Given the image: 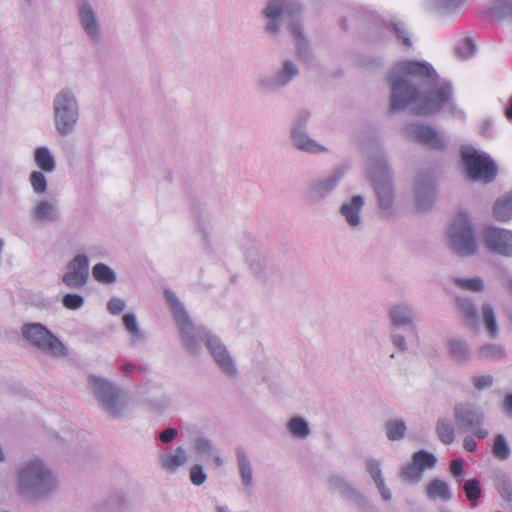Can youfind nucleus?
Wrapping results in <instances>:
<instances>
[{
	"mask_svg": "<svg viewBox=\"0 0 512 512\" xmlns=\"http://www.w3.org/2000/svg\"><path fill=\"white\" fill-rule=\"evenodd\" d=\"M163 295L178 328L182 346L190 354L195 355L201 351L205 343L221 371L230 378L237 377V365L220 338L207 328L194 325L184 304L172 289L165 288Z\"/></svg>",
	"mask_w": 512,
	"mask_h": 512,
	"instance_id": "1",
	"label": "nucleus"
},
{
	"mask_svg": "<svg viewBox=\"0 0 512 512\" xmlns=\"http://www.w3.org/2000/svg\"><path fill=\"white\" fill-rule=\"evenodd\" d=\"M435 78V69L427 61L404 60L396 63L387 74L390 86V110L399 112L410 106L418 114L421 89L413 81L429 82Z\"/></svg>",
	"mask_w": 512,
	"mask_h": 512,
	"instance_id": "2",
	"label": "nucleus"
},
{
	"mask_svg": "<svg viewBox=\"0 0 512 512\" xmlns=\"http://www.w3.org/2000/svg\"><path fill=\"white\" fill-rule=\"evenodd\" d=\"M16 486L21 496L39 502L52 497L59 489V482L43 460L31 458L17 468Z\"/></svg>",
	"mask_w": 512,
	"mask_h": 512,
	"instance_id": "3",
	"label": "nucleus"
},
{
	"mask_svg": "<svg viewBox=\"0 0 512 512\" xmlns=\"http://www.w3.org/2000/svg\"><path fill=\"white\" fill-rule=\"evenodd\" d=\"M453 93L452 84L445 79H439L435 71V78L431 82L426 79L421 81L417 115H434L447 107L453 116H462L463 111L458 110L453 102Z\"/></svg>",
	"mask_w": 512,
	"mask_h": 512,
	"instance_id": "4",
	"label": "nucleus"
},
{
	"mask_svg": "<svg viewBox=\"0 0 512 512\" xmlns=\"http://www.w3.org/2000/svg\"><path fill=\"white\" fill-rule=\"evenodd\" d=\"M53 123L62 137L72 135L80 120V104L77 92L70 87L60 89L53 97Z\"/></svg>",
	"mask_w": 512,
	"mask_h": 512,
	"instance_id": "5",
	"label": "nucleus"
},
{
	"mask_svg": "<svg viewBox=\"0 0 512 512\" xmlns=\"http://www.w3.org/2000/svg\"><path fill=\"white\" fill-rule=\"evenodd\" d=\"M88 383L100 409L114 419H122L128 404L122 389L109 379L97 375H90Z\"/></svg>",
	"mask_w": 512,
	"mask_h": 512,
	"instance_id": "6",
	"label": "nucleus"
},
{
	"mask_svg": "<svg viewBox=\"0 0 512 512\" xmlns=\"http://www.w3.org/2000/svg\"><path fill=\"white\" fill-rule=\"evenodd\" d=\"M368 173L376 191L379 207L388 215H392L395 193L391 173L381 151H376L372 156Z\"/></svg>",
	"mask_w": 512,
	"mask_h": 512,
	"instance_id": "7",
	"label": "nucleus"
},
{
	"mask_svg": "<svg viewBox=\"0 0 512 512\" xmlns=\"http://www.w3.org/2000/svg\"><path fill=\"white\" fill-rule=\"evenodd\" d=\"M448 243L450 248L461 257L473 256L478 251V244L474 227L468 214L459 213L448 232Z\"/></svg>",
	"mask_w": 512,
	"mask_h": 512,
	"instance_id": "8",
	"label": "nucleus"
},
{
	"mask_svg": "<svg viewBox=\"0 0 512 512\" xmlns=\"http://www.w3.org/2000/svg\"><path fill=\"white\" fill-rule=\"evenodd\" d=\"M21 336L31 346L49 356L61 358L68 354L62 341L41 323L31 322L23 324Z\"/></svg>",
	"mask_w": 512,
	"mask_h": 512,
	"instance_id": "9",
	"label": "nucleus"
},
{
	"mask_svg": "<svg viewBox=\"0 0 512 512\" xmlns=\"http://www.w3.org/2000/svg\"><path fill=\"white\" fill-rule=\"evenodd\" d=\"M311 118L312 113L307 108H300L294 113L289 129L290 142L296 150L304 153H326L328 149L308 133Z\"/></svg>",
	"mask_w": 512,
	"mask_h": 512,
	"instance_id": "10",
	"label": "nucleus"
},
{
	"mask_svg": "<svg viewBox=\"0 0 512 512\" xmlns=\"http://www.w3.org/2000/svg\"><path fill=\"white\" fill-rule=\"evenodd\" d=\"M300 75V67L290 58L284 59L273 73L257 78L255 87L260 94L269 95L282 91Z\"/></svg>",
	"mask_w": 512,
	"mask_h": 512,
	"instance_id": "11",
	"label": "nucleus"
},
{
	"mask_svg": "<svg viewBox=\"0 0 512 512\" xmlns=\"http://www.w3.org/2000/svg\"><path fill=\"white\" fill-rule=\"evenodd\" d=\"M301 11L296 0H267L261 15L265 20L264 31L270 37L279 36L285 17H296Z\"/></svg>",
	"mask_w": 512,
	"mask_h": 512,
	"instance_id": "12",
	"label": "nucleus"
},
{
	"mask_svg": "<svg viewBox=\"0 0 512 512\" xmlns=\"http://www.w3.org/2000/svg\"><path fill=\"white\" fill-rule=\"evenodd\" d=\"M461 158L471 179L483 180L487 183L495 179L497 167L487 154L480 153L471 145H463Z\"/></svg>",
	"mask_w": 512,
	"mask_h": 512,
	"instance_id": "13",
	"label": "nucleus"
},
{
	"mask_svg": "<svg viewBox=\"0 0 512 512\" xmlns=\"http://www.w3.org/2000/svg\"><path fill=\"white\" fill-rule=\"evenodd\" d=\"M76 17L78 25L93 45L100 44L104 38V28L97 6L89 0L76 2Z\"/></svg>",
	"mask_w": 512,
	"mask_h": 512,
	"instance_id": "14",
	"label": "nucleus"
},
{
	"mask_svg": "<svg viewBox=\"0 0 512 512\" xmlns=\"http://www.w3.org/2000/svg\"><path fill=\"white\" fill-rule=\"evenodd\" d=\"M454 418L462 432H471L478 439H486L489 431L484 427L486 420L482 408L471 403H459L454 407Z\"/></svg>",
	"mask_w": 512,
	"mask_h": 512,
	"instance_id": "15",
	"label": "nucleus"
},
{
	"mask_svg": "<svg viewBox=\"0 0 512 512\" xmlns=\"http://www.w3.org/2000/svg\"><path fill=\"white\" fill-rule=\"evenodd\" d=\"M437 464V457L426 450H419L412 455L411 461L402 465L399 477L408 485H416L423 480L426 470L433 469Z\"/></svg>",
	"mask_w": 512,
	"mask_h": 512,
	"instance_id": "16",
	"label": "nucleus"
},
{
	"mask_svg": "<svg viewBox=\"0 0 512 512\" xmlns=\"http://www.w3.org/2000/svg\"><path fill=\"white\" fill-rule=\"evenodd\" d=\"M483 242L490 252L512 257V230L495 226L487 227L483 232Z\"/></svg>",
	"mask_w": 512,
	"mask_h": 512,
	"instance_id": "17",
	"label": "nucleus"
},
{
	"mask_svg": "<svg viewBox=\"0 0 512 512\" xmlns=\"http://www.w3.org/2000/svg\"><path fill=\"white\" fill-rule=\"evenodd\" d=\"M407 137L428 146L430 149L442 151L447 147L445 138L433 127L422 124H409L404 128Z\"/></svg>",
	"mask_w": 512,
	"mask_h": 512,
	"instance_id": "18",
	"label": "nucleus"
},
{
	"mask_svg": "<svg viewBox=\"0 0 512 512\" xmlns=\"http://www.w3.org/2000/svg\"><path fill=\"white\" fill-rule=\"evenodd\" d=\"M343 178L342 169H336L326 178L311 181L306 187V198L312 203L326 199L338 187Z\"/></svg>",
	"mask_w": 512,
	"mask_h": 512,
	"instance_id": "19",
	"label": "nucleus"
},
{
	"mask_svg": "<svg viewBox=\"0 0 512 512\" xmlns=\"http://www.w3.org/2000/svg\"><path fill=\"white\" fill-rule=\"evenodd\" d=\"M89 279V259L85 254L76 255L68 264L62 282L69 288L80 289Z\"/></svg>",
	"mask_w": 512,
	"mask_h": 512,
	"instance_id": "20",
	"label": "nucleus"
},
{
	"mask_svg": "<svg viewBox=\"0 0 512 512\" xmlns=\"http://www.w3.org/2000/svg\"><path fill=\"white\" fill-rule=\"evenodd\" d=\"M415 205L418 210L430 209L435 199V180L432 174H419L414 189Z\"/></svg>",
	"mask_w": 512,
	"mask_h": 512,
	"instance_id": "21",
	"label": "nucleus"
},
{
	"mask_svg": "<svg viewBox=\"0 0 512 512\" xmlns=\"http://www.w3.org/2000/svg\"><path fill=\"white\" fill-rule=\"evenodd\" d=\"M35 222L45 224L61 220V211L58 201L54 198H42L35 202L32 212Z\"/></svg>",
	"mask_w": 512,
	"mask_h": 512,
	"instance_id": "22",
	"label": "nucleus"
},
{
	"mask_svg": "<svg viewBox=\"0 0 512 512\" xmlns=\"http://www.w3.org/2000/svg\"><path fill=\"white\" fill-rule=\"evenodd\" d=\"M329 483L344 499L354 502L361 508L369 507V500L344 476L332 475L329 478Z\"/></svg>",
	"mask_w": 512,
	"mask_h": 512,
	"instance_id": "23",
	"label": "nucleus"
},
{
	"mask_svg": "<svg viewBox=\"0 0 512 512\" xmlns=\"http://www.w3.org/2000/svg\"><path fill=\"white\" fill-rule=\"evenodd\" d=\"M364 205L365 198L361 195H355L340 206L339 213L352 230L359 231L363 227L361 212Z\"/></svg>",
	"mask_w": 512,
	"mask_h": 512,
	"instance_id": "24",
	"label": "nucleus"
},
{
	"mask_svg": "<svg viewBox=\"0 0 512 512\" xmlns=\"http://www.w3.org/2000/svg\"><path fill=\"white\" fill-rule=\"evenodd\" d=\"M445 349L450 360L457 364H465L470 361L472 352L467 340L460 336H452L447 339Z\"/></svg>",
	"mask_w": 512,
	"mask_h": 512,
	"instance_id": "25",
	"label": "nucleus"
},
{
	"mask_svg": "<svg viewBox=\"0 0 512 512\" xmlns=\"http://www.w3.org/2000/svg\"><path fill=\"white\" fill-rule=\"evenodd\" d=\"M237 467L241 478L245 495L251 496L254 491L253 467L245 450L241 447L236 449Z\"/></svg>",
	"mask_w": 512,
	"mask_h": 512,
	"instance_id": "26",
	"label": "nucleus"
},
{
	"mask_svg": "<svg viewBox=\"0 0 512 512\" xmlns=\"http://www.w3.org/2000/svg\"><path fill=\"white\" fill-rule=\"evenodd\" d=\"M388 314L392 326L395 328L412 325L417 319L415 308L406 303H398L391 306Z\"/></svg>",
	"mask_w": 512,
	"mask_h": 512,
	"instance_id": "27",
	"label": "nucleus"
},
{
	"mask_svg": "<svg viewBox=\"0 0 512 512\" xmlns=\"http://www.w3.org/2000/svg\"><path fill=\"white\" fill-rule=\"evenodd\" d=\"M365 469L373 479L381 498L384 501H390L392 499V492L385 484L381 462L373 457H368L365 460Z\"/></svg>",
	"mask_w": 512,
	"mask_h": 512,
	"instance_id": "28",
	"label": "nucleus"
},
{
	"mask_svg": "<svg viewBox=\"0 0 512 512\" xmlns=\"http://www.w3.org/2000/svg\"><path fill=\"white\" fill-rule=\"evenodd\" d=\"M193 448L195 453L202 459H212L217 466L223 465L219 451L216 449L213 442L207 437H197L193 442Z\"/></svg>",
	"mask_w": 512,
	"mask_h": 512,
	"instance_id": "29",
	"label": "nucleus"
},
{
	"mask_svg": "<svg viewBox=\"0 0 512 512\" xmlns=\"http://www.w3.org/2000/svg\"><path fill=\"white\" fill-rule=\"evenodd\" d=\"M426 496L432 501L440 500L445 503L453 498L450 486L440 478H434L428 483Z\"/></svg>",
	"mask_w": 512,
	"mask_h": 512,
	"instance_id": "30",
	"label": "nucleus"
},
{
	"mask_svg": "<svg viewBox=\"0 0 512 512\" xmlns=\"http://www.w3.org/2000/svg\"><path fill=\"white\" fill-rule=\"evenodd\" d=\"M457 303L461 310L465 326L471 330L477 331L479 328L478 312L472 300L458 297Z\"/></svg>",
	"mask_w": 512,
	"mask_h": 512,
	"instance_id": "31",
	"label": "nucleus"
},
{
	"mask_svg": "<svg viewBox=\"0 0 512 512\" xmlns=\"http://www.w3.org/2000/svg\"><path fill=\"white\" fill-rule=\"evenodd\" d=\"M187 460V453L183 447H178L175 453H165L160 457L162 467L169 472L177 471Z\"/></svg>",
	"mask_w": 512,
	"mask_h": 512,
	"instance_id": "32",
	"label": "nucleus"
},
{
	"mask_svg": "<svg viewBox=\"0 0 512 512\" xmlns=\"http://www.w3.org/2000/svg\"><path fill=\"white\" fill-rule=\"evenodd\" d=\"M493 214L499 222L512 220V190L495 201Z\"/></svg>",
	"mask_w": 512,
	"mask_h": 512,
	"instance_id": "33",
	"label": "nucleus"
},
{
	"mask_svg": "<svg viewBox=\"0 0 512 512\" xmlns=\"http://www.w3.org/2000/svg\"><path fill=\"white\" fill-rule=\"evenodd\" d=\"M34 162L42 172L50 174L56 170L54 156L46 146H39L34 150Z\"/></svg>",
	"mask_w": 512,
	"mask_h": 512,
	"instance_id": "34",
	"label": "nucleus"
},
{
	"mask_svg": "<svg viewBox=\"0 0 512 512\" xmlns=\"http://www.w3.org/2000/svg\"><path fill=\"white\" fill-rule=\"evenodd\" d=\"M123 324L133 344L144 343L147 339L145 332L140 328L137 317L133 313H126L122 317Z\"/></svg>",
	"mask_w": 512,
	"mask_h": 512,
	"instance_id": "35",
	"label": "nucleus"
},
{
	"mask_svg": "<svg viewBox=\"0 0 512 512\" xmlns=\"http://www.w3.org/2000/svg\"><path fill=\"white\" fill-rule=\"evenodd\" d=\"M290 31L296 40L298 57L304 61L308 60L310 58V49L302 25L298 21H292Z\"/></svg>",
	"mask_w": 512,
	"mask_h": 512,
	"instance_id": "36",
	"label": "nucleus"
},
{
	"mask_svg": "<svg viewBox=\"0 0 512 512\" xmlns=\"http://www.w3.org/2000/svg\"><path fill=\"white\" fill-rule=\"evenodd\" d=\"M493 484L497 489L500 497L506 502H512V479L503 471H498L494 474Z\"/></svg>",
	"mask_w": 512,
	"mask_h": 512,
	"instance_id": "37",
	"label": "nucleus"
},
{
	"mask_svg": "<svg viewBox=\"0 0 512 512\" xmlns=\"http://www.w3.org/2000/svg\"><path fill=\"white\" fill-rule=\"evenodd\" d=\"M288 432L297 439H307L311 434L308 421L302 416L292 417L286 424Z\"/></svg>",
	"mask_w": 512,
	"mask_h": 512,
	"instance_id": "38",
	"label": "nucleus"
},
{
	"mask_svg": "<svg viewBox=\"0 0 512 512\" xmlns=\"http://www.w3.org/2000/svg\"><path fill=\"white\" fill-rule=\"evenodd\" d=\"M491 452L493 456L499 461H506L511 457L512 449L507 437L504 434H495Z\"/></svg>",
	"mask_w": 512,
	"mask_h": 512,
	"instance_id": "39",
	"label": "nucleus"
},
{
	"mask_svg": "<svg viewBox=\"0 0 512 512\" xmlns=\"http://www.w3.org/2000/svg\"><path fill=\"white\" fill-rule=\"evenodd\" d=\"M482 320L486 328L488 337L496 339L499 336V325L496 320L495 312L489 303L482 305Z\"/></svg>",
	"mask_w": 512,
	"mask_h": 512,
	"instance_id": "40",
	"label": "nucleus"
},
{
	"mask_svg": "<svg viewBox=\"0 0 512 512\" xmlns=\"http://www.w3.org/2000/svg\"><path fill=\"white\" fill-rule=\"evenodd\" d=\"M436 434L443 444L449 445L453 443L455 440V429L452 421L446 417L439 418L436 423Z\"/></svg>",
	"mask_w": 512,
	"mask_h": 512,
	"instance_id": "41",
	"label": "nucleus"
},
{
	"mask_svg": "<svg viewBox=\"0 0 512 512\" xmlns=\"http://www.w3.org/2000/svg\"><path fill=\"white\" fill-rule=\"evenodd\" d=\"M94 279L102 284H113L117 281L115 271L105 263H97L92 268Z\"/></svg>",
	"mask_w": 512,
	"mask_h": 512,
	"instance_id": "42",
	"label": "nucleus"
},
{
	"mask_svg": "<svg viewBox=\"0 0 512 512\" xmlns=\"http://www.w3.org/2000/svg\"><path fill=\"white\" fill-rule=\"evenodd\" d=\"M462 0H431L429 5L430 9L440 16H446L455 12Z\"/></svg>",
	"mask_w": 512,
	"mask_h": 512,
	"instance_id": "43",
	"label": "nucleus"
},
{
	"mask_svg": "<svg viewBox=\"0 0 512 512\" xmlns=\"http://www.w3.org/2000/svg\"><path fill=\"white\" fill-rule=\"evenodd\" d=\"M386 436L390 441H399L404 438L407 430L402 419H393L385 424Z\"/></svg>",
	"mask_w": 512,
	"mask_h": 512,
	"instance_id": "44",
	"label": "nucleus"
},
{
	"mask_svg": "<svg viewBox=\"0 0 512 512\" xmlns=\"http://www.w3.org/2000/svg\"><path fill=\"white\" fill-rule=\"evenodd\" d=\"M478 357L482 360H498L504 357L505 350L498 344H486L479 348Z\"/></svg>",
	"mask_w": 512,
	"mask_h": 512,
	"instance_id": "45",
	"label": "nucleus"
},
{
	"mask_svg": "<svg viewBox=\"0 0 512 512\" xmlns=\"http://www.w3.org/2000/svg\"><path fill=\"white\" fill-rule=\"evenodd\" d=\"M463 490L467 499L471 502L472 507L477 506V500L481 496L480 481L476 478H471L465 481Z\"/></svg>",
	"mask_w": 512,
	"mask_h": 512,
	"instance_id": "46",
	"label": "nucleus"
},
{
	"mask_svg": "<svg viewBox=\"0 0 512 512\" xmlns=\"http://www.w3.org/2000/svg\"><path fill=\"white\" fill-rule=\"evenodd\" d=\"M42 171H32L29 175V183L33 192L37 195L44 194L47 191V179Z\"/></svg>",
	"mask_w": 512,
	"mask_h": 512,
	"instance_id": "47",
	"label": "nucleus"
},
{
	"mask_svg": "<svg viewBox=\"0 0 512 512\" xmlns=\"http://www.w3.org/2000/svg\"><path fill=\"white\" fill-rule=\"evenodd\" d=\"M493 15L500 20H512V0H498L493 6Z\"/></svg>",
	"mask_w": 512,
	"mask_h": 512,
	"instance_id": "48",
	"label": "nucleus"
},
{
	"mask_svg": "<svg viewBox=\"0 0 512 512\" xmlns=\"http://www.w3.org/2000/svg\"><path fill=\"white\" fill-rule=\"evenodd\" d=\"M454 283L457 287L472 292H481L484 289V283L480 277L471 279L455 278Z\"/></svg>",
	"mask_w": 512,
	"mask_h": 512,
	"instance_id": "49",
	"label": "nucleus"
},
{
	"mask_svg": "<svg viewBox=\"0 0 512 512\" xmlns=\"http://www.w3.org/2000/svg\"><path fill=\"white\" fill-rule=\"evenodd\" d=\"M391 25L397 38L401 40L402 44L408 48L411 47L412 41L406 24L400 20L395 19L391 22Z\"/></svg>",
	"mask_w": 512,
	"mask_h": 512,
	"instance_id": "50",
	"label": "nucleus"
},
{
	"mask_svg": "<svg viewBox=\"0 0 512 512\" xmlns=\"http://www.w3.org/2000/svg\"><path fill=\"white\" fill-rule=\"evenodd\" d=\"M476 52L474 41L467 37L461 41L456 47V53L461 59H468Z\"/></svg>",
	"mask_w": 512,
	"mask_h": 512,
	"instance_id": "51",
	"label": "nucleus"
},
{
	"mask_svg": "<svg viewBox=\"0 0 512 512\" xmlns=\"http://www.w3.org/2000/svg\"><path fill=\"white\" fill-rule=\"evenodd\" d=\"M85 299L80 294L68 293L62 298V305L69 310H78L84 306Z\"/></svg>",
	"mask_w": 512,
	"mask_h": 512,
	"instance_id": "52",
	"label": "nucleus"
},
{
	"mask_svg": "<svg viewBox=\"0 0 512 512\" xmlns=\"http://www.w3.org/2000/svg\"><path fill=\"white\" fill-rule=\"evenodd\" d=\"M190 481L194 486H201L207 480V474L201 464H194L189 471Z\"/></svg>",
	"mask_w": 512,
	"mask_h": 512,
	"instance_id": "53",
	"label": "nucleus"
},
{
	"mask_svg": "<svg viewBox=\"0 0 512 512\" xmlns=\"http://www.w3.org/2000/svg\"><path fill=\"white\" fill-rule=\"evenodd\" d=\"M126 307V303L119 297H112L107 303V310L112 315H119Z\"/></svg>",
	"mask_w": 512,
	"mask_h": 512,
	"instance_id": "54",
	"label": "nucleus"
},
{
	"mask_svg": "<svg viewBox=\"0 0 512 512\" xmlns=\"http://www.w3.org/2000/svg\"><path fill=\"white\" fill-rule=\"evenodd\" d=\"M389 339L393 346L400 352H406L408 350L406 338L402 334L393 332L390 334Z\"/></svg>",
	"mask_w": 512,
	"mask_h": 512,
	"instance_id": "55",
	"label": "nucleus"
},
{
	"mask_svg": "<svg viewBox=\"0 0 512 512\" xmlns=\"http://www.w3.org/2000/svg\"><path fill=\"white\" fill-rule=\"evenodd\" d=\"M473 384L478 390H484L493 385V377L491 375H475Z\"/></svg>",
	"mask_w": 512,
	"mask_h": 512,
	"instance_id": "56",
	"label": "nucleus"
},
{
	"mask_svg": "<svg viewBox=\"0 0 512 512\" xmlns=\"http://www.w3.org/2000/svg\"><path fill=\"white\" fill-rule=\"evenodd\" d=\"M384 65V60L381 57L368 56L362 60V66L366 68H379Z\"/></svg>",
	"mask_w": 512,
	"mask_h": 512,
	"instance_id": "57",
	"label": "nucleus"
},
{
	"mask_svg": "<svg viewBox=\"0 0 512 512\" xmlns=\"http://www.w3.org/2000/svg\"><path fill=\"white\" fill-rule=\"evenodd\" d=\"M450 470L452 475L460 480L463 476V462L460 459H454L451 461Z\"/></svg>",
	"mask_w": 512,
	"mask_h": 512,
	"instance_id": "58",
	"label": "nucleus"
},
{
	"mask_svg": "<svg viewBox=\"0 0 512 512\" xmlns=\"http://www.w3.org/2000/svg\"><path fill=\"white\" fill-rule=\"evenodd\" d=\"M177 434H178V432L175 428H167V429H164L159 434V438H160L161 442L166 444V443L172 442L176 438Z\"/></svg>",
	"mask_w": 512,
	"mask_h": 512,
	"instance_id": "59",
	"label": "nucleus"
},
{
	"mask_svg": "<svg viewBox=\"0 0 512 512\" xmlns=\"http://www.w3.org/2000/svg\"><path fill=\"white\" fill-rule=\"evenodd\" d=\"M474 438L476 437L473 435V433L464 437L463 447L466 451L474 452L477 450V443Z\"/></svg>",
	"mask_w": 512,
	"mask_h": 512,
	"instance_id": "60",
	"label": "nucleus"
},
{
	"mask_svg": "<svg viewBox=\"0 0 512 512\" xmlns=\"http://www.w3.org/2000/svg\"><path fill=\"white\" fill-rule=\"evenodd\" d=\"M503 410L509 416L512 417V393L508 394L503 400Z\"/></svg>",
	"mask_w": 512,
	"mask_h": 512,
	"instance_id": "61",
	"label": "nucleus"
},
{
	"mask_svg": "<svg viewBox=\"0 0 512 512\" xmlns=\"http://www.w3.org/2000/svg\"><path fill=\"white\" fill-rule=\"evenodd\" d=\"M135 366L133 364H124L122 366V371L125 373V374H132L134 373L135 371Z\"/></svg>",
	"mask_w": 512,
	"mask_h": 512,
	"instance_id": "62",
	"label": "nucleus"
},
{
	"mask_svg": "<svg viewBox=\"0 0 512 512\" xmlns=\"http://www.w3.org/2000/svg\"><path fill=\"white\" fill-rule=\"evenodd\" d=\"M505 116L508 120H512V97L510 98L509 106L505 110Z\"/></svg>",
	"mask_w": 512,
	"mask_h": 512,
	"instance_id": "63",
	"label": "nucleus"
},
{
	"mask_svg": "<svg viewBox=\"0 0 512 512\" xmlns=\"http://www.w3.org/2000/svg\"><path fill=\"white\" fill-rule=\"evenodd\" d=\"M217 512H230L229 509L225 506H219L217 508Z\"/></svg>",
	"mask_w": 512,
	"mask_h": 512,
	"instance_id": "64",
	"label": "nucleus"
}]
</instances>
